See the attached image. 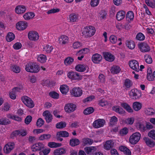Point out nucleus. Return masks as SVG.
Wrapping results in <instances>:
<instances>
[{"instance_id":"nucleus-6","label":"nucleus","mask_w":155,"mask_h":155,"mask_svg":"<svg viewBox=\"0 0 155 155\" xmlns=\"http://www.w3.org/2000/svg\"><path fill=\"white\" fill-rule=\"evenodd\" d=\"M129 94L131 98L134 99H138L141 96V93L137 89L131 90L129 92Z\"/></svg>"},{"instance_id":"nucleus-44","label":"nucleus","mask_w":155,"mask_h":155,"mask_svg":"<svg viewBox=\"0 0 155 155\" xmlns=\"http://www.w3.org/2000/svg\"><path fill=\"white\" fill-rule=\"evenodd\" d=\"M10 123V121L6 118H2L0 119V125H7Z\"/></svg>"},{"instance_id":"nucleus-12","label":"nucleus","mask_w":155,"mask_h":155,"mask_svg":"<svg viewBox=\"0 0 155 155\" xmlns=\"http://www.w3.org/2000/svg\"><path fill=\"white\" fill-rule=\"evenodd\" d=\"M105 123L104 120L99 119L94 121L93 126L95 128H98L103 126Z\"/></svg>"},{"instance_id":"nucleus-16","label":"nucleus","mask_w":155,"mask_h":155,"mask_svg":"<svg viewBox=\"0 0 155 155\" xmlns=\"http://www.w3.org/2000/svg\"><path fill=\"white\" fill-rule=\"evenodd\" d=\"M71 94L74 97L80 96L82 94V91L79 87H74L71 91Z\"/></svg>"},{"instance_id":"nucleus-4","label":"nucleus","mask_w":155,"mask_h":155,"mask_svg":"<svg viewBox=\"0 0 155 155\" xmlns=\"http://www.w3.org/2000/svg\"><path fill=\"white\" fill-rule=\"evenodd\" d=\"M21 100L23 103L29 108H32L34 107V103L29 97L25 96L21 97Z\"/></svg>"},{"instance_id":"nucleus-52","label":"nucleus","mask_w":155,"mask_h":155,"mask_svg":"<svg viewBox=\"0 0 155 155\" xmlns=\"http://www.w3.org/2000/svg\"><path fill=\"white\" fill-rule=\"evenodd\" d=\"M136 39L139 41H143L145 38V36L142 33H138L136 37Z\"/></svg>"},{"instance_id":"nucleus-53","label":"nucleus","mask_w":155,"mask_h":155,"mask_svg":"<svg viewBox=\"0 0 155 155\" xmlns=\"http://www.w3.org/2000/svg\"><path fill=\"white\" fill-rule=\"evenodd\" d=\"M145 61L148 64H150L152 62V59L151 56L149 55H146L144 56Z\"/></svg>"},{"instance_id":"nucleus-47","label":"nucleus","mask_w":155,"mask_h":155,"mask_svg":"<svg viewBox=\"0 0 155 155\" xmlns=\"http://www.w3.org/2000/svg\"><path fill=\"white\" fill-rule=\"evenodd\" d=\"M132 82L130 79H126L125 80L124 85L127 88H130L133 85Z\"/></svg>"},{"instance_id":"nucleus-60","label":"nucleus","mask_w":155,"mask_h":155,"mask_svg":"<svg viewBox=\"0 0 155 155\" xmlns=\"http://www.w3.org/2000/svg\"><path fill=\"white\" fill-rule=\"evenodd\" d=\"M148 136L153 139L155 140V130H152L148 133Z\"/></svg>"},{"instance_id":"nucleus-45","label":"nucleus","mask_w":155,"mask_h":155,"mask_svg":"<svg viewBox=\"0 0 155 155\" xmlns=\"http://www.w3.org/2000/svg\"><path fill=\"white\" fill-rule=\"evenodd\" d=\"M66 126V123L64 121H61L57 123L56 127L58 129H62L65 127Z\"/></svg>"},{"instance_id":"nucleus-22","label":"nucleus","mask_w":155,"mask_h":155,"mask_svg":"<svg viewBox=\"0 0 155 155\" xmlns=\"http://www.w3.org/2000/svg\"><path fill=\"white\" fill-rule=\"evenodd\" d=\"M78 15L75 13H72L69 16V19L71 22H77L78 20Z\"/></svg>"},{"instance_id":"nucleus-1","label":"nucleus","mask_w":155,"mask_h":155,"mask_svg":"<svg viewBox=\"0 0 155 155\" xmlns=\"http://www.w3.org/2000/svg\"><path fill=\"white\" fill-rule=\"evenodd\" d=\"M25 69L27 72L34 73L38 72L40 69L38 65L32 62L28 64L26 66Z\"/></svg>"},{"instance_id":"nucleus-37","label":"nucleus","mask_w":155,"mask_h":155,"mask_svg":"<svg viewBox=\"0 0 155 155\" xmlns=\"http://www.w3.org/2000/svg\"><path fill=\"white\" fill-rule=\"evenodd\" d=\"M74 59L70 57L66 58L64 60V63L66 65H70L74 61Z\"/></svg>"},{"instance_id":"nucleus-64","label":"nucleus","mask_w":155,"mask_h":155,"mask_svg":"<svg viewBox=\"0 0 155 155\" xmlns=\"http://www.w3.org/2000/svg\"><path fill=\"white\" fill-rule=\"evenodd\" d=\"M146 4L149 6L153 8L155 7V4H154L151 1L149 0H146L145 1Z\"/></svg>"},{"instance_id":"nucleus-29","label":"nucleus","mask_w":155,"mask_h":155,"mask_svg":"<svg viewBox=\"0 0 155 155\" xmlns=\"http://www.w3.org/2000/svg\"><path fill=\"white\" fill-rule=\"evenodd\" d=\"M96 148L94 147H87L84 148L85 151L88 154H91L96 151Z\"/></svg>"},{"instance_id":"nucleus-14","label":"nucleus","mask_w":155,"mask_h":155,"mask_svg":"<svg viewBox=\"0 0 155 155\" xmlns=\"http://www.w3.org/2000/svg\"><path fill=\"white\" fill-rule=\"evenodd\" d=\"M27 26V22L24 21H20L16 25V28L19 30H23L25 29Z\"/></svg>"},{"instance_id":"nucleus-18","label":"nucleus","mask_w":155,"mask_h":155,"mask_svg":"<svg viewBox=\"0 0 155 155\" xmlns=\"http://www.w3.org/2000/svg\"><path fill=\"white\" fill-rule=\"evenodd\" d=\"M43 115L45 117V119L47 123H49L52 121V115L48 110L45 111L43 113Z\"/></svg>"},{"instance_id":"nucleus-13","label":"nucleus","mask_w":155,"mask_h":155,"mask_svg":"<svg viewBox=\"0 0 155 155\" xmlns=\"http://www.w3.org/2000/svg\"><path fill=\"white\" fill-rule=\"evenodd\" d=\"M28 37L30 40L33 41L38 40L39 37L38 33L34 31H29L28 34Z\"/></svg>"},{"instance_id":"nucleus-41","label":"nucleus","mask_w":155,"mask_h":155,"mask_svg":"<svg viewBox=\"0 0 155 155\" xmlns=\"http://www.w3.org/2000/svg\"><path fill=\"white\" fill-rule=\"evenodd\" d=\"M118 121L117 118L115 116L111 117L110 120V126H113L114 125L116 124Z\"/></svg>"},{"instance_id":"nucleus-23","label":"nucleus","mask_w":155,"mask_h":155,"mask_svg":"<svg viewBox=\"0 0 155 155\" xmlns=\"http://www.w3.org/2000/svg\"><path fill=\"white\" fill-rule=\"evenodd\" d=\"M88 68L84 64H78L75 68L76 70L79 72H84Z\"/></svg>"},{"instance_id":"nucleus-26","label":"nucleus","mask_w":155,"mask_h":155,"mask_svg":"<svg viewBox=\"0 0 155 155\" xmlns=\"http://www.w3.org/2000/svg\"><path fill=\"white\" fill-rule=\"evenodd\" d=\"M80 143L79 140L76 138L71 139L70 140V145L72 147L78 145Z\"/></svg>"},{"instance_id":"nucleus-21","label":"nucleus","mask_w":155,"mask_h":155,"mask_svg":"<svg viewBox=\"0 0 155 155\" xmlns=\"http://www.w3.org/2000/svg\"><path fill=\"white\" fill-rule=\"evenodd\" d=\"M143 139L146 143V145L148 146L152 147L155 146V142L148 137H144Z\"/></svg>"},{"instance_id":"nucleus-62","label":"nucleus","mask_w":155,"mask_h":155,"mask_svg":"<svg viewBox=\"0 0 155 155\" xmlns=\"http://www.w3.org/2000/svg\"><path fill=\"white\" fill-rule=\"evenodd\" d=\"M110 40L112 44H115L117 41V38L115 35H111L110 37Z\"/></svg>"},{"instance_id":"nucleus-17","label":"nucleus","mask_w":155,"mask_h":155,"mask_svg":"<svg viewBox=\"0 0 155 155\" xmlns=\"http://www.w3.org/2000/svg\"><path fill=\"white\" fill-rule=\"evenodd\" d=\"M102 57L100 54L95 53L93 54L92 57V60L95 64H99L102 61Z\"/></svg>"},{"instance_id":"nucleus-56","label":"nucleus","mask_w":155,"mask_h":155,"mask_svg":"<svg viewBox=\"0 0 155 155\" xmlns=\"http://www.w3.org/2000/svg\"><path fill=\"white\" fill-rule=\"evenodd\" d=\"M20 130H15L11 133L10 136V138H11L13 139L14 138L20 134Z\"/></svg>"},{"instance_id":"nucleus-36","label":"nucleus","mask_w":155,"mask_h":155,"mask_svg":"<svg viewBox=\"0 0 155 155\" xmlns=\"http://www.w3.org/2000/svg\"><path fill=\"white\" fill-rule=\"evenodd\" d=\"M57 135L62 137H69V134L66 131H61L57 132Z\"/></svg>"},{"instance_id":"nucleus-33","label":"nucleus","mask_w":155,"mask_h":155,"mask_svg":"<svg viewBox=\"0 0 155 155\" xmlns=\"http://www.w3.org/2000/svg\"><path fill=\"white\" fill-rule=\"evenodd\" d=\"M35 14L33 12H27L24 15L23 17L25 20H28L32 18L35 16Z\"/></svg>"},{"instance_id":"nucleus-58","label":"nucleus","mask_w":155,"mask_h":155,"mask_svg":"<svg viewBox=\"0 0 155 155\" xmlns=\"http://www.w3.org/2000/svg\"><path fill=\"white\" fill-rule=\"evenodd\" d=\"M128 131V129L126 127H124L120 130L119 133L121 135L123 136L126 135Z\"/></svg>"},{"instance_id":"nucleus-40","label":"nucleus","mask_w":155,"mask_h":155,"mask_svg":"<svg viewBox=\"0 0 155 155\" xmlns=\"http://www.w3.org/2000/svg\"><path fill=\"white\" fill-rule=\"evenodd\" d=\"M15 38V35L12 33H8L6 37V40L8 42H10L13 40Z\"/></svg>"},{"instance_id":"nucleus-63","label":"nucleus","mask_w":155,"mask_h":155,"mask_svg":"<svg viewBox=\"0 0 155 155\" xmlns=\"http://www.w3.org/2000/svg\"><path fill=\"white\" fill-rule=\"evenodd\" d=\"M134 122V119L133 117L128 118L125 120L126 123L127 124H132Z\"/></svg>"},{"instance_id":"nucleus-3","label":"nucleus","mask_w":155,"mask_h":155,"mask_svg":"<svg viewBox=\"0 0 155 155\" xmlns=\"http://www.w3.org/2000/svg\"><path fill=\"white\" fill-rule=\"evenodd\" d=\"M141 134L139 132H136L133 134L130 137L129 141L132 144H136L140 140Z\"/></svg>"},{"instance_id":"nucleus-27","label":"nucleus","mask_w":155,"mask_h":155,"mask_svg":"<svg viewBox=\"0 0 155 155\" xmlns=\"http://www.w3.org/2000/svg\"><path fill=\"white\" fill-rule=\"evenodd\" d=\"M66 153V150L62 148H58L54 151V155H61Z\"/></svg>"},{"instance_id":"nucleus-25","label":"nucleus","mask_w":155,"mask_h":155,"mask_svg":"<svg viewBox=\"0 0 155 155\" xmlns=\"http://www.w3.org/2000/svg\"><path fill=\"white\" fill-rule=\"evenodd\" d=\"M125 15V12L123 11L118 12L116 15V18L118 21H120L124 18Z\"/></svg>"},{"instance_id":"nucleus-9","label":"nucleus","mask_w":155,"mask_h":155,"mask_svg":"<svg viewBox=\"0 0 155 155\" xmlns=\"http://www.w3.org/2000/svg\"><path fill=\"white\" fill-rule=\"evenodd\" d=\"M102 54L105 59L108 61L111 62L114 61L115 57L110 52H104L102 53Z\"/></svg>"},{"instance_id":"nucleus-55","label":"nucleus","mask_w":155,"mask_h":155,"mask_svg":"<svg viewBox=\"0 0 155 155\" xmlns=\"http://www.w3.org/2000/svg\"><path fill=\"white\" fill-rule=\"evenodd\" d=\"M44 120L41 118H39L37 121L36 125L37 127H40L44 124Z\"/></svg>"},{"instance_id":"nucleus-20","label":"nucleus","mask_w":155,"mask_h":155,"mask_svg":"<svg viewBox=\"0 0 155 155\" xmlns=\"http://www.w3.org/2000/svg\"><path fill=\"white\" fill-rule=\"evenodd\" d=\"M25 7L24 5H18L15 8V12L18 14L24 13L26 10Z\"/></svg>"},{"instance_id":"nucleus-57","label":"nucleus","mask_w":155,"mask_h":155,"mask_svg":"<svg viewBox=\"0 0 155 155\" xmlns=\"http://www.w3.org/2000/svg\"><path fill=\"white\" fill-rule=\"evenodd\" d=\"M49 95L51 97L55 99H58L59 96V94L55 91L50 92Z\"/></svg>"},{"instance_id":"nucleus-43","label":"nucleus","mask_w":155,"mask_h":155,"mask_svg":"<svg viewBox=\"0 0 155 155\" xmlns=\"http://www.w3.org/2000/svg\"><path fill=\"white\" fill-rule=\"evenodd\" d=\"M93 141L92 140L88 138H85L83 139V143L84 145H91L93 143Z\"/></svg>"},{"instance_id":"nucleus-15","label":"nucleus","mask_w":155,"mask_h":155,"mask_svg":"<svg viewBox=\"0 0 155 155\" xmlns=\"http://www.w3.org/2000/svg\"><path fill=\"white\" fill-rule=\"evenodd\" d=\"M44 148L43 144L40 142L34 144L31 147L32 151L35 152L37 151H40L43 149Z\"/></svg>"},{"instance_id":"nucleus-38","label":"nucleus","mask_w":155,"mask_h":155,"mask_svg":"<svg viewBox=\"0 0 155 155\" xmlns=\"http://www.w3.org/2000/svg\"><path fill=\"white\" fill-rule=\"evenodd\" d=\"M68 37L65 35H62L59 39L60 42L63 44H65L68 42Z\"/></svg>"},{"instance_id":"nucleus-11","label":"nucleus","mask_w":155,"mask_h":155,"mask_svg":"<svg viewBox=\"0 0 155 155\" xmlns=\"http://www.w3.org/2000/svg\"><path fill=\"white\" fill-rule=\"evenodd\" d=\"M76 108V106L72 103H68L65 104L64 107V110L66 112L71 113L74 111Z\"/></svg>"},{"instance_id":"nucleus-48","label":"nucleus","mask_w":155,"mask_h":155,"mask_svg":"<svg viewBox=\"0 0 155 155\" xmlns=\"http://www.w3.org/2000/svg\"><path fill=\"white\" fill-rule=\"evenodd\" d=\"M145 113L147 115H151L155 114V111L152 108H148L145 111Z\"/></svg>"},{"instance_id":"nucleus-28","label":"nucleus","mask_w":155,"mask_h":155,"mask_svg":"<svg viewBox=\"0 0 155 155\" xmlns=\"http://www.w3.org/2000/svg\"><path fill=\"white\" fill-rule=\"evenodd\" d=\"M137 127L142 132H144L146 130L145 125L141 122L138 123L137 124Z\"/></svg>"},{"instance_id":"nucleus-32","label":"nucleus","mask_w":155,"mask_h":155,"mask_svg":"<svg viewBox=\"0 0 155 155\" xmlns=\"http://www.w3.org/2000/svg\"><path fill=\"white\" fill-rule=\"evenodd\" d=\"M121 106L128 112L129 113L133 112V110L128 104L126 103H122L121 104Z\"/></svg>"},{"instance_id":"nucleus-51","label":"nucleus","mask_w":155,"mask_h":155,"mask_svg":"<svg viewBox=\"0 0 155 155\" xmlns=\"http://www.w3.org/2000/svg\"><path fill=\"white\" fill-rule=\"evenodd\" d=\"M53 49L52 46H50L48 45H46L43 48V51H45L48 53H50Z\"/></svg>"},{"instance_id":"nucleus-19","label":"nucleus","mask_w":155,"mask_h":155,"mask_svg":"<svg viewBox=\"0 0 155 155\" xmlns=\"http://www.w3.org/2000/svg\"><path fill=\"white\" fill-rule=\"evenodd\" d=\"M114 142L111 140H107L104 145V148L106 150H109L114 147Z\"/></svg>"},{"instance_id":"nucleus-7","label":"nucleus","mask_w":155,"mask_h":155,"mask_svg":"<svg viewBox=\"0 0 155 155\" xmlns=\"http://www.w3.org/2000/svg\"><path fill=\"white\" fill-rule=\"evenodd\" d=\"M67 76L70 79L74 80H79L81 79L78 73L74 71H70L67 74Z\"/></svg>"},{"instance_id":"nucleus-46","label":"nucleus","mask_w":155,"mask_h":155,"mask_svg":"<svg viewBox=\"0 0 155 155\" xmlns=\"http://www.w3.org/2000/svg\"><path fill=\"white\" fill-rule=\"evenodd\" d=\"M113 109L116 112L120 114H124L125 112L123 109L121 107H120L119 106H116L113 107Z\"/></svg>"},{"instance_id":"nucleus-59","label":"nucleus","mask_w":155,"mask_h":155,"mask_svg":"<svg viewBox=\"0 0 155 155\" xmlns=\"http://www.w3.org/2000/svg\"><path fill=\"white\" fill-rule=\"evenodd\" d=\"M88 51V49L87 48H84L79 50L77 53L78 55H80L81 54H85L87 53Z\"/></svg>"},{"instance_id":"nucleus-30","label":"nucleus","mask_w":155,"mask_h":155,"mask_svg":"<svg viewBox=\"0 0 155 155\" xmlns=\"http://www.w3.org/2000/svg\"><path fill=\"white\" fill-rule=\"evenodd\" d=\"M51 135L49 134H43L41 135L39 137V139L41 141L45 140H48L51 137Z\"/></svg>"},{"instance_id":"nucleus-24","label":"nucleus","mask_w":155,"mask_h":155,"mask_svg":"<svg viewBox=\"0 0 155 155\" xmlns=\"http://www.w3.org/2000/svg\"><path fill=\"white\" fill-rule=\"evenodd\" d=\"M119 149L120 151L124 152L126 155H131V152L130 150L124 146H120Z\"/></svg>"},{"instance_id":"nucleus-8","label":"nucleus","mask_w":155,"mask_h":155,"mask_svg":"<svg viewBox=\"0 0 155 155\" xmlns=\"http://www.w3.org/2000/svg\"><path fill=\"white\" fill-rule=\"evenodd\" d=\"M15 146L13 142H8L4 148V152L6 153H9L14 148Z\"/></svg>"},{"instance_id":"nucleus-49","label":"nucleus","mask_w":155,"mask_h":155,"mask_svg":"<svg viewBox=\"0 0 155 155\" xmlns=\"http://www.w3.org/2000/svg\"><path fill=\"white\" fill-rule=\"evenodd\" d=\"M48 145L51 148L57 147H61L62 145L61 143H57L54 142H50L48 143Z\"/></svg>"},{"instance_id":"nucleus-39","label":"nucleus","mask_w":155,"mask_h":155,"mask_svg":"<svg viewBox=\"0 0 155 155\" xmlns=\"http://www.w3.org/2000/svg\"><path fill=\"white\" fill-rule=\"evenodd\" d=\"M68 87L67 85H63L61 86L60 90L62 94H65L68 91Z\"/></svg>"},{"instance_id":"nucleus-50","label":"nucleus","mask_w":155,"mask_h":155,"mask_svg":"<svg viewBox=\"0 0 155 155\" xmlns=\"http://www.w3.org/2000/svg\"><path fill=\"white\" fill-rule=\"evenodd\" d=\"M37 60L38 61L41 63H43L46 61V57L44 55L40 54L38 57Z\"/></svg>"},{"instance_id":"nucleus-54","label":"nucleus","mask_w":155,"mask_h":155,"mask_svg":"<svg viewBox=\"0 0 155 155\" xmlns=\"http://www.w3.org/2000/svg\"><path fill=\"white\" fill-rule=\"evenodd\" d=\"M134 18V14L133 12L129 11L126 15V18L129 19L130 20H133Z\"/></svg>"},{"instance_id":"nucleus-42","label":"nucleus","mask_w":155,"mask_h":155,"mask_svg":"<svg viewBox=\"0 0 155 155\" xmlns=\"http://www.w3.org/2000/svg\"><path fill=\"white\" fill-rule=\"evenodd\" d=\"M94 109L93 107H90L86 108L84 111V113L85 115H88L94 112Z\"/></svg>"},{"instance_id":"nucleus-35","label":"nucleus","mask_w":155,"mask_h":155,"mask_svg":"<svg viewBox=\"0 0 155 155\" xmlns=\"http://www.w3.org/2000/svg\"><path fill=\"white\" fill-rule=\"evenodd\" d=\"M120 71V68L118 66H113L111 69V71L112 73L114 74L118 73Z\"/></svg>"},{"instance_id":"nucleus-31","label":"nucleus","mask_w":155,"mask_h":155,"mask_svg":"<svg viewBox=\"0 0 155 155\" xmlns=\"http://www.w3.org/2000/svg\"><path fill=\"white\" fill-rule=\"evenodd\" d=\"M142 104L138 102H135L133 104V107L134 109L138 111L141 109L142 107Z\"/></svg>"},{"instance_id":"nucleus-10","label":"nucleus","mask_w":155,"mask_h":155,"mask_svg":"<svg viewBox=\"0 0 155 155\" xmlns=\"http://www.w3.org/2000/svg\"><path fill=\"white\" fill-rule=\"evenodd\" d=\"M129 64L130 68L135 71H139V65L138 62L136 60H131L129 61Z\"/></svg>"},{"instance_id":"nucleus-2","label":"nucleus","mask_w":155,"mask_h":155,"mask_svg":"<svg viewBox=\"0 0 155 155\" xmlns=\"http://www.w3.org/2000/svg\"><path fill=\"white\" fill-rule=\"evenodd\" d=\"M95 28L91 26L89 28H85L82 32V36H84L85 38L91 37L94 35L95 33Z\"/></svg>"},{"instance_id":"nucleus-61","label":"nucleus","mask_w":155,"mask_h":155,"mask_svg":"<svg viewBox=\"0 0 155 155\" xmlns=\"http://www.w3.org/2000/svg\"><path fill=\"white\" fill-rule=\"evenodd\" d=\"M99 104L102 107L106 106L108 104V102L104 99H101L99 101Z\"/></svg>"},{"instance_id":"nucleus-5","label":"nucleus","mask_w":155,"mask_h":155,"mask_svg":"<svg viewBox=\"0 0 155 155\" xmlns=\"http://www.w3.org/2000/svg\"><path fill=\"white\" fill-rule=\"evenodd\" d=\"M140 51L143 52H146L149 51L150 48L148 44L143 42L138 45Z\"/></svg>"},{"instance_id":"nucleus-34","label":"nucleus","mask_w":155,"mask_h":155,"mask_svg":"<svg viewBox=\"0 0 155 155\" xmlns=\"http://www.w3.org/2000/svg\"><path fill=\"white\" fill-rule=\"evenodd\" d=\"M126 44L127 46L130 49H134L135 47L134 42L132 40H127Z\"/></svg>"}]
</instances>
